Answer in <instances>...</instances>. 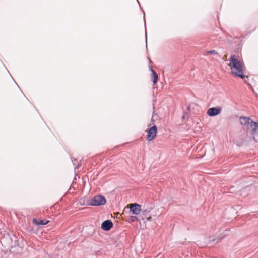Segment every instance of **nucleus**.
Masks as SVG:
<instances>
[{
    "mask_svg": "<svg viewBox=\"0 0 258 258\" xmlns=\"http://www.w3.org/2000/svg\"><path fill=\"white\" fill-rule=\"evenodd\" d=\"M130 211L134 215H138L141 211V205L137 203L130 204Z\"/></svg>",
    "mask_w": 258,
    "mask_h": 258,
    "instance_id": "obj_4",
    "label": "nucleus"
},
{
    "mask_svg": "<svg viewBox=\"0 0 258 258\" xmlns=\"http://www.w3.org/2000/svg\"><path fill=\"white\" fill-rule=\"evenodd\" d=\"M113 226V224L110 220H106L104 221L101 225V228L106 231L109 230Z\"/></svg>",
    "mask_w": 258,
    "mask_h": 258,
    "instance_id": "obj_8",
    "label": "nucleus"
},
{
    "mask_svg": "<svg viewBox=\"0 0 258 258\" xmlns=\"http://www.w3.org/2000/svg\"><path fill=\"white\" fill-rule=\"evenodd\" d=\"M217 54H218V53L215 50H212L207 51L205 53V55H207L208 54L217 55Z\"/></svg>",
    "mask_w": 258,
    "mask_h": 258,
    "instance_id": "obj_11",
    "label": "nucleus"
},
{
    "mask_svg": "<svg viewBox=\"0 0 258 258\" xmlns=\"http://www.w3.org/2000/svg\"><path fill=\"white\" fill-rule=\"evenodd\" d=\"M49 222V221L46 220H40L34 218L33 219V223L37 226H39L40 225H46Z\"/></svg>",
    "mask_w": 258,
    "mask_h": 258,
    "instance_id": "obj_9",
    "label": "nucleus"
},
{
    "mask_svg": "<svg viewBox=\"0 0 258 258\" xmlns=\"http://www.w3.org/2000/svg\"><path fill=\"white\" fill-rule=\"evenodd\" d=\"M221 111V108L220 107H213L209 108L207 112L209 116H214L218 115Z\"/></svg>",
    "mask_w": 258,
    "mask_h": 258,
    "instance_id": "obj_5",
    "label": "nucleus"
},
{
    "mask_svg": "<svg viewBox=\"0 0 258 258\" xmlns=\"http://www.w3.org/2000/svg\"><path fill=\"white\" fill-rule=\"evenodd\" d=\"M250 128L251 134L253 136V138L254 140V136L258 135V123L253 121L252 122V124L250 126Z\"/></svg>",
    "mask_w": 258,
    "mask_h": 258,
    "instance_id": "obj_6",
    "label": "nucleus"
},
{
    "mask_svg": "<svg viewBox=\"0 0 258 258\" xmlns=\"http://www.w3.org/2000/svg\"><path fill=\"white\" fill-rule=\"evenodd\" d=\"M228 61L231 73L235 76L242 79L244 78L245 77L244 74L245 65L242 58L238 55L233 54L231 55Z\"/></svg>",
    "mask_w": 258,
    "mask_h": 258,
    "instance_id": "obj_1",
    "label": "nucleus"
},
{
    "mask_svg": "<svg viewBox=\"0 0 258 258\" xmlns=\"http://www.w3.org/2000/svg\"><path fill=\"white\" fill-rule=\"evenodd\" d=\"M150 70L152 73V81L153 83L155 84L157 83V80H158V74L156 73V72L152 69V68L150 69Z\"/></svg>",
    "mask_w": 258,
    "mask_h": 258,
    "instance_id": "obj_10",
    "label": "nucleus"
},
{
    "mask_svg": "<svg viewBox=\"0 0 258 258\" xmlns=\"http://www.w3.org/2000/svg\"><path fill=\"white\" fill-rule=\"evenodd\" d=\"M106 202V201L104 196L98 195L95 196L91 199L90 204L92 206H99L104 205Z\"/></svg>",
    "mask_w": 258,
    "mask_h": 258,
    "instance_id": "obj_2",
    "label": "nucleus"
},
{
    "mask_svg": "<svg viewBox=\"0 0 258 258\" xmlns=\"http://www.w3.org/2000/svg\"><path fill=\"white\" fill-rule=\"evenodd\" d=\"M157 133V128L156 126L154 125L153 126L150 128L147 131V141H151L155 139Z\"/></svg>",
    "mask_w": 258,
    "mask_h": 258,
    "instance_id": "obj_3",
    "label": "nucleus"
},
{
    "mask_svg": "<svg viewBox=\"0 0 258 258\" xmlns=\"http://www.w3.org/2000/svg\"><path fill=\"white\" fill-rule=\"evenodd\" d=\"M151 217H149V218H147V220L149 221L151 220Z\"/></svg>",
    "mask_w": 258,
    "mask_h": 258,
    "instance_id": "obj_12",
    "label": "nucleus"
},
{
    "mask_svg": "<svg viewBox=\"0 0 258 258\" xmlns=\"http://www.w3.org/2000/svg\"><path fill=\"white\" fill-rule=\"evenodd\" d=\"M239 121L242 125H250V126L251 125L252 122H253L250 118L245 117H240Z\"/></svg>",
    "mask_w": 258,
    "mask_h": 258,
    "instance_id": "obj_7",
    "label": "nucleus"
}]
</instances>
